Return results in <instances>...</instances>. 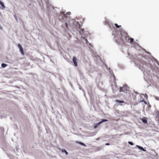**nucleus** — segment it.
<instances>
[{
    "label": "nucleus",
    "mask_w": 159,
    "mask_h": 159,
    "mask_svg": "<svg viewBox=\"0 0 159 159\" xmlns=\"http://www.w3.org/2000/svg\"><path fill=\"white\" fill-rule=\"evenodd\" d=\"M115 39L116 42L118 44H123L125 41L132 44L134 41V39L128 36L124 31H121L120 35L116 36Z\"/></svg>",
    "instance_id": "obj_1"
},
{
    "label": "nucleus",
    "mask_w": 159,
    "mask_h": 159,
    "mask_svg": "<svg viewBox=\"0 0 159 159\" xmlns=\"http://www.w3.org/2000/svg\"><path fill=\"white\" fill-rule=\"evenodd\" d=\"M128 87L126 85H124L123 87H120L119 92H120L127 93V91H128Z\"/></svg>",
    "instance_id": "obj_2"
},
{
    "label": "nucleus",
    "mask_w": 159,
    "mask_h": 159,
    "mask_svg": "<svg viewBox=\"0 0 159 159\" xmlns=\"http://www.w3.org/2000/svg\"><path fill=\"white\" fill-rule=\"evenodd\" d=\"M73 61L74 64V65L77 67L78 66V64L77 63V60L76 57H74L72 59Z\"/></svg>",
    "instance_id": "obj_3"
},
{
    "label": "nucleus",
    "mask_w": 159,
    "mask_h": 159,
    "mask_svg": "<svg viewBox=\"0 0 159 159\" xmlns=\"http://www.w3.org/2000/svg\"><path fill=\"white\" fill-rule=\"evenodd\" d=\"M18 48H19L20 51L21 53V54L22 55L24 54V53L23 51V48L22 47L21 45L20 44H18Z\"/></svg>",
    "instance_id": "obj_4"
},
{
    "label": "nucleus",
    "mask_w": 159,
    "mask_h": 159,
    "mask_svg": "<svg viewBox=\"0 0 159 159\" xmlns=\"http://www.w3.org/2000/svg\"><path fill=\"white\" fill-rule=\"evenodd\" d=\"M142 121L144 123H147V118L145 117H144L142 118L141 119Z\"/></svg>",
    "instance_id": "obj_5"
},
{
    "label": "nucleus",
    "mask_w": 159,
    "mask_h": 159,
    "mask_svg": "<svg viewBox=\"0 0 159 159\" xmlns=\"http://www.w3.org/2000/svg\"><path fill=\"white\" fill-rule=\"evenodd\" d=\"M76 143H78L80 144L81 145H83L84 146V147H86V145L84 143H82L81 142H79V141H76Z\"/></svg>",
    "instance_id": "obj_6"
},
{
    "label": "nucleus",
    "mask_w": 159,
    "mask_h": 159,
    "mask_svg": "<svg viewBox=\"0 0 159 159\" xmlns=\"http://www.w3.org/2000/svg\"><path fill=\"white\" fill-rule=\"evenodd\" d=\"M61 151L62 152H65L66 155H67L68 154V152L66 151L65 149H61Z\"/></svg>",
    "instance_id": "obj_7"
},
{
    "label": "nucleus",
    "mask_w": 159,
    "mask_h": 159,
    "mask_svg": "<svg viewBox=\"0 0 159 159\" xmlns=\"http://www.w3.org/2000/svg\"><path fill=\"white\" fill-rule=\"evenodd\" d=\"M137 147H138L139 149H140L142 150V151H146V150L144 149L143 147H141V146H139L138 145H137Z\"/></svg>",
    "instance_id": "obj_8"
},
{
    "label": "nucleus",
    "mask_w": 159,
    "mask_h": 159,
    "mask_svg": "<svg viewBox=\"0 0 159 159\" xmlns=\"http://www.w3.org/2000/svg\"><path fill=\"white\" fill-rule=\"evenodd\" d=\"M108 120L107 119H102V120L99 122V123L101 124L103 122H106L108 121Z\"/></svg>",
    "instance_id": "obj_9"
},
{
    "label": "nucleus",
    "mask_w": 159,
    "mask_h": 159,
    "mask_svg": "<svg viewBox=\"0 0 159 159\" xmlns=\"http://www.w3.org/2000/svg\"><path fill=\"white\" fill-rule=\"evenodd\" d=\"M116 102L119 103H123L125 102L124 101L116 100Z\"/></svg>",
    "instance_id": "obj_10"
},
{
    "label": "nucleus",
    "mask_w": 159,
    "mask_h": 159,
    "mask_svg": "<svg viewBox=\"0 0 159 159\" xmlns=\"http://www.w3.org/2000/svg\"><path fill=\"white\" fill-rule=\"evenodd\" d=\"M1 66L2 67L5 68L7 66V65L5 63H2L1 64Z\"/></svg>",
    "instance_id": "obj_11"
},
{
    "label": "nucleus",
    "mask_w": 159,
    "mask_h": 159,
    "mask_svg": "<svg viewBox=\"0 0 159 159\" xmlns=\"http://www.w3.org/2000/svg\"><path fill=\"white\" fill-rule=\"evenodd\" d=\"M84 30L83 29H80V33L83 34L84 33Z\"/></svg>",
    "instance_id": "obj_12"
},
{
    "label": "nucleus",
    "mask_w": 159,
    "mask_h": 159,
    "mask_svg": "<svg viewBox=\"0 0 159 159\" xmlns=\"http://www.w3.org/2000/svg\"><path fill=\"white\" fill-rule=\"evenodd\" d=\"M101 124L100 123H99V122L98 123H97L94 126V128H97L98 126L100 125V124Z\"/></svg>",
    "instance_id": "obj_13"
},
{
    "label": "nucleus",
    "mask_w": 159,
    "mask_h": 159,
    "mask_svg": "<svg viewBox=\"0 0 159 159\" xmlns=\"http://www.w3.org/2000/svg\"><path fill=\"white\" fill-rule=\"evenodd\" d=\"M0 4L2 6V7H3L5 8V7L4 6V5L3 2H2L0 0Z\"/></svg>",
    "instance_id": "obj_14"
},
{
    "label": "nucleus",
    "mask_w": 159,
    "mask_h": 159,
    "mask_svg": "<svg viewBox=\"0 0 159 159\" xmlns=\"http://www.w3.org/2000/svg\"><path fill=\"white\" fill-rule=\"evenodd\" d=\"M115 25L116 27V28H119L120 27H121V25H119L116 23L115 24Z\"/></svg>",
    "instance_id": "obj_15"
},
{
    "label": "nucleus",
    "mask_w": 159,
    "mask_h": 159,
    "mask_svg": "<svg viewBox=\"0 0 159 159\" xmlns=\"http://www.w3.org/2000/svg\"><path fill=\"white\" fill-rule=\"evenodd\" d=\"M128 143L131 145H134V144L133 143L131 142H128Z\"/></svg>",
    "instance_id": "obj_16"
},
{
    "label": "nucleus",
    "mask_w": 159,
    "mask_h": 159,
    "mask_svg": "<svg viewBox=\"0 0 159 159\" xmlns=\"http://www.w3.org/2000/svg\"><path fill=\"white\" fill-rule=\"evenodd\" d=\"M106 145H110V144L109 143H106L105 144Z\"/></svg>",
    "instance_id": "obj_17"
},
{
    "label": "nucleus",
    "mask_w": 159,
    "mask_h": 159,
    "mask_svg": "<svg viewBox=\"0 0 159 159\" xmlns=\"http://www.w3.org/2000/svg\"><path fill=\"white\" fill-rule=\"evenodd\" d=\"M157 114L158 115H159V112H157Z\"/></svg>",
    "instance_id": "obj_18"
},
{
    "label": "nucleus",
    "mask_w": 159,
    "mask_h": 159,
    "mask_svg": "<svg viewBox=\"0 0 159 159\" xmlns=\"http://www.w3.org/2000/svg\"><path fill=\"white\" fill-rule=\"evenodd\" d=\"M113 76H114V77H115V76H114V75H113Z\"/></svg>",
    "instance_id": "obj_19"
}]
</instances>
